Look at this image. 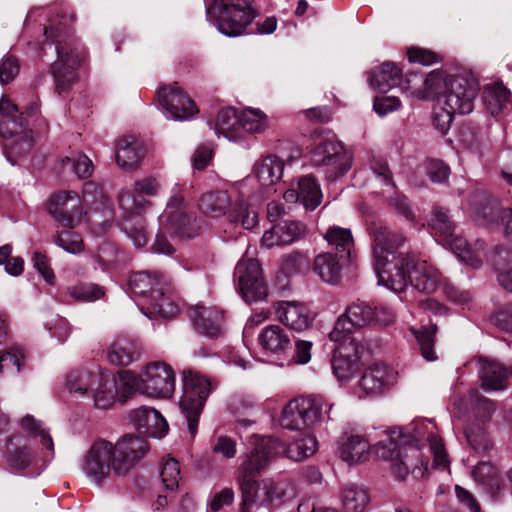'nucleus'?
<instances>
[{
	"mask_svg": "<svg viewBox=\"0 0 512 512\" xmlns=\"http://www.w3.org/2000/svg\"><path fill=\"white\" fill-rule=\"evenodd\" d=\"M374 269L378 284L400 293L410 283L416 290L432 293L440 281V273L427 261L413 254L405 257L397 254V249L405 242L401 232L385 226L372 228Z\"/></svg>",
	"mask_w": 512,
	"mask_h": 512,
	"instance_id": "obj_1",
	"label": "nucleus"
},
{
	"mask_svg": "<svg viewBox=\"0 0 512 512\" xmlns=\"http://www.w3.org/2000/svg\"><path fill=\"white\" fill-rule=\"evenodd\" d=\"M432 423L419 420L406 428L394 429L373 446L378 458L389 461L396 478L404 479L411 469L418 467L414 459L426 444L433 455V465L440 469L448 467L447 454L442 440L433 432Z\"/></svg>",
	"mask_w": 512,
	"mask_h": 512,
	"instance_id": "obj_2",
	"label": "nucleus"
},
{
	"mask_svg": "<svg viewBox=\"0 0 512 512\" xmlns=\"http://www.w3.org/2000/svg\"><path fill=\"white\" fill-rule=\"evenodd\" d=\"M269 465L267 457H261L247 445L237 477L242 498L240 512H255L262 506H278L284 501L286 488L283 483L271 478L257 479Z\"/></svg>",
	"mask_w": 512,
	"mask_h": 512,
	"instance_id": "obj_3",
	"label": "nucleus"
},
{
	"mask_svg": "<svg viewBox=\"0 0 512 512\" xmlns=\"http://www.w3.org/2000/svg\"><path fill=\"white\" fill-rule=\"evenodd\" d=\"M421 83L412 94L418 99L436 98L440 105L457 114L472 112L479 86L474 79L459 75H446L441 70L431 71L425 78L414 76Z\"/></svg>",
	"mask_w": 512,
	"mask_h": 512,
	"instance_id": "obj_4",
	"label": "nucleus"
},
{
	"mask_svg": "<svg viewBox=\"0 0 512 512\" xmlns=\"http://www.w3.org/2000/svg\"><path fill=\"white\" fill-rule=\"evenodd\" d=\"M45 42L41 46L43 54L54 46L57 59L51 64L57 92L68 91L79 78V70L85 60V50L78 44L65 21L51 22L44 26Z\"/></svg>",
	"mask_w": 512,
	"mask_h": 512,
	"instance_id": "obj_5",
	"label": "nucleus"
},
{
	"mask_svg": "<svg viewBox=\"0 0 512 512\" xmlns=\"http://www.w3.org/2000/svg\"><path fill=\"white\" fill-rule=\"evenodd\" d=\"M192 188V185L186 183H176L171 189L166 208L159 216L160 228L152 246L154 253L171 256L175 252L165 237V232H171L181 238H192L198 234L200 226L196 217L186 213L185 198L190 196Z\"/></svg>",
	"mask_w": 512,
	"mask_h": 512,
	"instance_id": "obj_6",
	"label": "nucleus"
},
{
	"mask_svg": "<svg viewBox=\"0 0 512 512\" xmlns=\"http://www.w3.org/2000/svg\"><path fill=\"white\" fill-rule=\"evenodd\" d=\"M119 375V394L122 403L139 393L150 398L168 399L175 392V373L163 361H153L141 368L139 374L122 370Z\"/></svg>",
	"mask_w": 512,
	"mask_h": 512,
	"instance_id": "obj_7",
	"label": "nucleus"
},
{
	"mask_svg": "<svg viewBox=\"0 0 512 512\" xmlns=\"http://www.w3.org/2000/svg\"><path fill=\"white\" fill-rule=\"evenodd\" d=\"M159 190L155 177L149 176L134 182L133 190H123L119 194L120 206L128 212L120 223L121 230L133 241L136 247L146 245L148 237L144 219L137 213L150 206L143 196H154Z\"/></svg>",
	"mask_w": 512,
	"mask_h": 512,
	"instance_id": "obj_8",
	"label": "nucleus"
},
{
	"mask_svg": "<svg viewBox=\"0 0 512 512\" xmlns=\"http://www.w3.org/2000/svg\"><path fill=\"white\" fill-rule=\"evenodd\" d=\"M207 20L227 37H238L259 15L250 0H205Z\"/></svg>",
	"mask_w": 512,
	"mask_h": 512,
	"instance_id": "obj_9",
	"label": "nucleus"
},
{
	"mask_svg": "<svg viewBox=\"0 0 512 512\" xmlns=\"http://www.w3.org/2000/svg\"><path fill=\"white\" fill-rule=\"evenodd\" d=\"M199 210L211 217L226 215L230 222L241 224L247 230L258 222V214L243 197H238L234 204L226 191L214 190L201 195L198 201Z\"/></svg>",
	"mask_w": 512,
	"mask_h": 512,
	"instance_id": "obj_10",
	"label": "nucleus"
},
{
	"mask_svg": "<svg viewBox=\"0 0 512 512\" xmlns=\"http://www.w3.org/2000/svg\"><path fill=\"white\" fill-rule=\"evenodd\" d=\"M247 445L256 450L261 457H267L269 464L282 455L294 461H302L312 456L318 448L317 439L311 434H301L289 443L272 436L253 434L248 437Z\"/></svg>",
	"mask_w": 512,
	"mask_h": 512,
	"instance_id": "obj_11",
	"label": "nucleus"
},
{
	"mask_svg": "<svg viewBox=\"0 0 512 512\" xmlns=\"http://www.w3.org/2000/svg\"><path fill=\"white\" fill-rule=\"evenodd\" d=\"M183 391L179 408L186 418L191 436H195L199 417L205 402L213 390L209 378L193 370H184L182 374Z\"/></svg>",
	"mask_w": 512,
	"mask_h": 512,
	"instance_id": "obj_12",
	"label": "nucleus"
},
{
	"mask_svg": "<svg viewBox=\"0 0 512 512\" xmlns=\"http://www.w3.org/2000/svg\"><path fill=\"white\" fill-rule=\"evenodd\" d=\"M313 166L324 169L327 179L336 180L344 176L352 167V157L344 145L336 138L319 139L310 152Z\"/></svg>",
	"mask_w": 512,
	"mask_h": 512,
	"instance_id": "obj_13",
	"label": "nucleus"
},
{
	"mask_svg": "<svg viewBox=\"0 0 512 512\" xmlns=\"http://www.w3.org/2000/svg\"><path fill=\"white\" fill-rule=\"evenodd\" d=\"M113 461L112 442L98 439L84 453L79 467L91 483L103 486L113 472Z\"/></svg>",
	"mask_w": 512,
	"mask_h": 512,
	"instance_id": "obj_14",
	"label": "nucleus"
},
{
	"mask_svg": "<svg viewBox=\"0 0 512 512\" xmlns=\"http://www.w3.org/2000/svg\"><path fill=\"white\" fill-rule=\"evenodd\" d=\"M234 281L237 290L247 303L258 302L268 296V286L256 259L241 258L235 267Z\"/></svg>",
	"mask_w": 512,
	"mask_h": 512,
	"instance_id": "obj_15",
	"label": "nucleus"
},
{
	"mask_svg": "<svg viewBox=\"0 0 512 512\" xmlns=\"http://www.w3.org/2000/svg\"><path fill=\"white\" fill-rule=\"evenodd\" d=\"M148 449L147 441L137 435L126 434L119 438L112 443L113 473L117 476L128 474L144 458Z\"/></svg>",
	"mask_w": 512,
	"mask_h": 512,
	"instance_id": "obj_16",
	"label": "nucleus"
},
{
	"mask_svg": "<svg viewBox=\"0 0 512 512\" xmlns=\"http://www.w3.org/2000/svg\"><path fill=\"white\" fill-rule=\"evenodd\" d=\"M375 318L374 308L365 302H357L350 305L341 315L333 330L329 333L331 341L356 339L352 336L355 329L370 325Z\"/></svg>",
	"mask_w": 512,
	"mask_h": 512,
	"instance_id": "obj_17",
	"label": "nucleus"
},
{
	"mask_svg": "<svg viewBox=\"0 0 512 512\" xmlns=\"http://www.w3.org/2000/svg\"><path fill=\"white\" fill-rule=\"evenodd\" d=\"M336 342L339 345L335 348L331 361L332 371L339 382H347L359 369V361L365 347L357 339H343Z\"/></svg>",
	"mask_w": 512,
	"mask_h": 512,
	"instance_id": "obj_18",
	"label": "nucleus"
},
{
	"mask_svg": "<svg viewBox=\"0 0 512 512\" xmlns=\"http://www.w3.org/2000/svg\"><path fill=\"white\" fill-rule=\"evenodd\" d=\"M398 373L385 364L368 367L355 388L359 399L376 397L384 394L397 382Z\"/></svg>",
	"mask_w": 512,
	"mask_h": 512,
	"instance_id": "obj_19",
	"label": "nucleus"
},
{
	"mask_svg": "<svg viewBox=\"0 0 512 512\" xmlns=\"http://www.w3.org/2000/svg\"><path fill=\"white\" fill-rule=\"evenodd\" d=\"M158 108L170 120H189L198 112L195 103L177 86L162 87L157 93Z\"/></svg>",
	"mask_w": 512,
	"mask_h": 512,
	"instance_id": "obj_20",
	"label": "nucleus"
},
{
	"mask_svg": "<svg viewBox=\"0 0 512 512\" xmlns=\"http://www.w3.org/2000/svg\"><path fill=\"white\" fill-rule=\"evenodd\" d=\"M49 212L63 228H73L75 220L84 213L81 198L75 191L55 193L50 200Z\"/></svg>",
	"mask_w": 512,
	"mask_h": 512,
	"instance_id": "obj_21",
	"label": "nucleus"
},
{
	"mask_svg": "<svg viewBox=\"0 0 512 512\" xmlns=\"http://www.w3.org/2000/svg\"><path fill=\"white\" fill-rule=\"evenodd\" d=\"M263 352L270 357V361L282 366L287 360L292 343L287 332L279 325L265 327L258 336Z\"/></svg>",
	"mask_w": 512,
	"mask_h": 512,
	"instance_id": "obj_22",
	"label": "nucleus"
},
{
	"mask_svg": "<svg viewBox=\"0 0 512 512\" xmlns=\"http://www.w3.org/2000/svg\"><path fill=\"white\" fill-rule=\"evenodd\" d=\"M169 287V279L160 272H135L128 279V288L132 294L139 296L140 310H145L146 303L154 297L159 289H167Z\"/></svg>",
	"mask_w": 512,
	"mask_h": 512,
	"instance_id": "obj_23",
	"label": "nucleus"
},
{
	"mask_svg": "<svg viewBox=\"0 0 512 512\" xmlns=\"http://www.w3.org/2000/svg\"><path fill=\"white\" fill-rule=\"evenodd\" d=\"M129 420L139 432L153 438L164 437L169 429L168 423L161 413L148 406L131 410Z\"/></svg>",
	"mask_w": 512,
	"mask_h": 512,
	"instance_id": "obj_24",
	"label": "nucleus"
},
{
	"mask_svg": "<svg viewBox=\"0 0 512 512\" xmlns=\"http://www.w3.org/2000/svg\"><path fill=\"white\" fill-rule=\"evenodd\" d=\"M322 197L320 186L312 176L299 178L283 195L286 202L300 203L306 210L316 209L321 204Z\"/></svg>",
	"mask_w": 512,
	"mask_h": 512,
	"instance_id": "obj_25",
	"label": "nucleus"
},
{
	"mask_svg": "<svg viewBox=\"0 0 512 512\" xmlns=\"http://www.w3.org/2000/svg\"><path fill=\"white\" fill-rule=\"evenodd\" d=\"M188 316L200 334L209 338H216L221 334L223 312L217 307L197 304L189 309Z\"/></svg>",
	"mask_w": 512,
	"mask_h": 512,
	"instance_id": "obj_26",
	"label": "nucleus"
},
{
	"mask_svg": "<svg viewBox=\"0 0 512 512\" xmlns=\"http://www.w3.org/2000/svg\"><path fill=\"white\" fill-rule=\"evenodd\" d=\"M23 114L24 112L19 113L16 104L3 96L0 99V136L10 139L31 134V131H27V120Z\"/></svg>",
	"mask_w": 512,
	"mask_h": 512,
	"instance_id": "obj_27",
	"label": "nucleus"
},
{
	"mask_svg": "<svg viewBox=\"0 0 512 512\" xmlns=\"http://www.w3.org/2000/svg\"><path fill=\"white\" fill-rule=\"evenodd\" d=\"M472 477L493 500H497L504 490L499 470L490 461L479 462L472 470Z\"/></svg>",
	"mask_w": 512,
	"mask_h": 512,
	"instance_id": "obj_28",
	"label": "nucleus"
},
{
	"mask_svg": "<svg viewBox=\"0 0 512 512\" xmlns=\"http://www.w3.org/2000/svg\"><path fill=\"white\" fill-rule=\"evenodd\" d=\"M503 209L497 199L486 192L473 195L469 207L475 220L483 225L496 223L500 219L501 210Z\"/></svg>",
	"mask_w": 512,
	"mask_h": 512,
	"instance_id": "obj_29",
	"label": "nucleus"
},
{
	"mask_svg": "<svg viewBox=\"0 0 512 512\" xmlns=\"http://www.w3.org/2000/svg\"><path fill=\"white\" fill-rule=\"evenodd\" d=\"M278 321L295 331H303L309 326L306 308L297 302L279 301L274 304Z\"/></svg>",
	"mask_w": 512,
	"mask_h": 512,
	"instance_id": "obj_30",
	"label": "nucleus"
},
{
	"mask_svg": "<svg viewBox=\"0 0 512 512\" xmlns=\"http://www.w3.org/2000/svg\"><path fill=\"white\" fill-rule=\"evenodd\" d=\"M115 157L118 166L130 172L139 168L144 157V150L135 137H124L118 141Z\"/></svg>",
	"mask_w": 512,
	"mask_h": 512,
	"instance_id": "obj_31",
	"label": "nucleus"
},
{
	"mask_svg": "<svg viewBox=\"0 0 512 512\" xmlns=\"http://www.w3.org/2000/svg\"><path fill=\"white\" fill-rule=\"evenodd\" d=\"M479 373L482 387L485 390H504L507 388L506 381L512 375V367L507 369L499 363L487 359H479Z\"/></svg>",
	"mask_w": 512,
	"mask_h": 512,
	"instance_id": "obj_32",
	"label": "nucleus"
},
{
	"mask_svg": "<svg viewBox=\"0 0 512 512\" xmlns=\"http://www.w3.org/2000/svg\"><path fill=\"white\" fill-rule=\"evenodd\" d=\"M340 458L347 463H358L368 458L369 442L359 434L344 435L338 442Z\"/></svg>",
	"mask_w": 512,
	"mask_h": 512,
	"instance_id": "obj_33",
	"label": "nucleus"
},
{
	"mask_svg": "<svg viewBox=\"0 0 512 512\" xmlns=\"http://www.w3.org/2000/svg\"><path fill=\"white\" fill-rule=\"evenodd\" d=\"M171 282L167 289H159L145 305L142 312L149 318L160 316L162 318H173L178 314V306L171 298Z\"/></svg>",
	"mask_w": 512,
	"mask_h": 512,
	"instance_id": "obj_34",
	"label": "nucleus"
},
{
	"mask_svg": "<svg viewBox=\"0 0 512 512\" xmlns=\"http://www.w3.org/2000/svg\"><path fill=\"white\" fill-rule=\"evenodd\" d=\"M284 165L278 156L268 155L255 162L253 173L262 185H273L282 178Z\"/></svg>",
	"mask_w": 512,
	"mask_h": 512,
	"instance_id": "obj_35",
	"label": "nucleus"
},
{
	"mask_svg": "<svg viewBox=\"0 0 512 512\" xmlns=\"http://www.w3.org/2000/svg\"><path fill=\"white\" fill-rule=\"evenodd\" d=\"M344 512H364L370 503V494L366 487L356 483H347L340 494Z\"/></svg>",
	"mask_w": 512,
	"mask_h": 512,
	"instance_id": "obj_36",
	"label": "nucleus"
},
{
	"mask_svg": "<svg viewBox=\"0 0 512 512\" xmlns=\"http://www.w3.org/2000/svg\"><path fill=\"white\" fill-rule=\"evenodd\" d=\"M346 258H339L331 252H324L317 255L314 259L313 270L328 284H336L341 278V261Z\"/></svg>",
	"mask_w": 512,
	"mask_h": 512,
	"instance_id": "obj_37",
	"label": "nucleus"
},
{
	"mask_svg": "<svg viewBox=\"0 0 512 512\" xmlns=\"http://www.w3.org/2000/svg\"><path fill=\"white\" fill-rule=\"evenodd\" d=\"M107 360L116 366H128L140 357L137 344L125 338L114 341L107 350Z\"/></svg>",
	"mask_w": 512,
	"mask_h": 512,
	"instance_id": "obj_38",
	"label": "nucleus"
},
{
	"mask_svg": "<svg viewBox=\"0 0 512 512\" xmlns=\"http://www.w3.org/2000/svg\"><path fill=\"white\" fill-rule=\"evenodd\" d=\"M368 81L371 87L379 92L385 93L399 85L401 81V71L394 63L386 62L379 68L370 72Z\"/></svg>",
	"mask_w": 512,
	"mask_h": 512,
	"instance_id": "obj_39",
	"label": "nucleus"
},
{
	"mask_svg": "<svg viewBox=\"0 0 512 512\" xmlns=\"http://www.w3.org/2000/svg\"><path fill=\"white\" fill-rule=\"evenodd\" d=\"M91 395L94 401V406L97 409H108L110 408L115 400L116 395H118V400H120L119 394V386L116 387V383L114 379L110 378V375L107 373H103L101 379H99L91 391Z\"/></svg>",
	"mask_w": 512,
	"mask_h": 512,
	"instance_id": "obj_40",
	"label": "nucleus"
},
{
	"mask_svg": "<svg viewBox=\"0 0 512 512\" xmlns=\"http://www.w3.org/2000/svg\"><path fill=\"white\" fill-rule=\"evenodd\" d=\"M300 410L304 421V427H312L318 423L323 422L325 419H330L324 412V407L328 410L331 409V404H325L320 396H307L300 397Z\"/></svg>",
	"mask_w": 512,
	"mask_h": 512,
	"instance_id": "obj_41",
	"label": "nucleus"
},
{
	"mask_svg": "<svg viewBox=\"0 0 512 512\" xmlns=\"http://www.w3.org/2000/svg\"><path fill=\"white\" fill-rule=\"evenodd\" d=\"M25 350L11 347L0 351V375L13 377L28 370Z\"/></svg>",
	"mask_w": 512,
	"mask_h": 512,
	"instance_id": "obj_42",
	"label": "nucleus"
},
{
	"mask_svg": "<svg viewBox=\"0 0 512 512\" xmlns=\"http://www.w3.org/2000/svg\"><path fill=\"white\" fill-rule=\"evenodd\" d=\"M215 133L232 142L241 140L240 117L234 108L222 109L216 118Z\"/></svg>",
	"mask_w": 512,
	"mask_h": 512,
	"instance_id": "obj_43",
	"label": "nucleus"
},
{
	"mask_svg": "<svg viewBox=\"0 0 512 512\" xmlns=\"http://www.w3.org/2000/svg\"><path fill=\"white\" fill-rule=\"evenodd\" d=\"M102 374V372L84 369L72 371L66 377L67 389L70 393L87 395L89 392L91 393Z\"/></svg>",
	"mask_w": 512,
	"mask_h": 512,
	"instance_id": "obj_44",
	"label": "nucleus"
},
{
	"mask_svg": "<svg viewBox=\"0 0 512 512\" xmlns=\"http://www.w3.org/2000/svg\"><path fill=\"white\" fill-rule=\"evenodd\" d=\"M324 239L328 245L336 251L335 255L339 258L348 259L354 245L351 230L339 226H332L328 228L324 234Z\"/></svg>",
	"mask_w": 512,
	"mask_h": 512,
	"instance_id": "obj_45",
	"label": "nucleus"
},
{
	"mask_svg": "<svg viewBox=\"0 0 512 512\" xmlns=\"http://www.w3.org/2000/svg\"><path fill=\"white\" fill-rule=\"evenodd\" d=\"M444 247L449 248L459 260L462 262L478 268L482 264L479 252L468 245L467 241L461 236L455 235L449 236L447 241L440 242Z\"/></svg>",
	"mask_w": 512,
	"mask_h": 512,
	"instance_id": "obj_46",
	"label": "nucleus"
},
{
	"mask_svg": "<svg viewBox=\"0 0 512 512\" xmlns=\"http://www.w3.org/2000/svg\"><path fill=\"white\" fill-rule=\"evenodd\" d=\"M486 110L493 116L498 115L509 103L510 92L503 85L487 86L482 94Z\"/></svg>",
	"mask_w": 512,
	"mask_h": 512,
	"instance_id": "obj_47",
	"label": "nucleus"
},
{
	"mask_svg": "<svg viewBox=\"0 0 512 512\" xmlns=\"http://www.w3.org/2000/svg\"><path fill=\"white\" fill-rule=\"evenodd\" d=\"M429 227L438 242L447 241L449 236H453L455 228L448 216V211L441 207L434 208Z\"/></svg>",
	"mask_w": 512,
	"mask_h": 512,
	"instance_id": "obj_48",
	"label": "nucleus"
},
{
	"mask_svg": "<svg viewBox=\"0 0 512 512\" xmlns=\"http://www.w3.org/2000/svg\"><path fill=\"white\" fill-rule=\"evenodd\" d=\"M409 330L415 337L423 358L427 361L436 360L437 356L434 351V344L437 327L434 325L430 327L421 326L419 329L410 327Z\"/></svg>",
	"mask_w": 512,
	"mask_h": 512,
	"instance_id": "obj_49",
	"label": "nucleus"
},
{
	"mask_svg": "<svg viewBox=\"0 0 512 512\" xmlns=\"http://www.w3.org/2000/svg\"><path fill=\"white\" fill-rule=\"evenodd\" d=\"M465 437L470 447L478 454H488L493 444L480 423H472L465 429Z\"/></svg>",
	"mask_w": 512,
	"mask_h": 512,
	"instance_id": "obj_50",
	"label": "nucleus"
},
{
	"mask_svg": "<svg viewBox=\"0 0 512 512\" xmlns=\"http://www.w3.org/2000/svg\"><path fill=\"white\" fill-rule=\"evenodd\" d=\"M241 140L245 133H262L267 128L266 116L259 110H244L240 115Z\"/></svg>",
	"mask_w": 512,
	"mask_h": 512,
	"instance_id": "obj_51",
	"label": "nucleus"
},
{
	"mask_svg": "<svg viewBox=\"0 0 512 512\" xmlns=\"http://www.w3.org/2000/svg\"><path fill=\"white\" fill-rule=\"evenodd\" d=\"M67 293L75 301L92 302L100 299L104 295V290L94 283H81L68 287Z\"/></svg>",
	"mask_w": 512,
	"mask_h": 512,
	"instance_id": "obj_52",
	"label": "nucleus"
},
{
	"mask_svg": "<svg viewBox=\"0 0 512 512\" xmlns=\"http://www.w3.org/2000/svg\"><path fill=\"white\" fill-rule=\"evenodd\" d=\"M21 426L32 437H40L41 444L51 453L54 451V443L50 434L43 428L42 422L32 415H26L21 420Z\"/></svg>",
	"mask_w": 512,
	"mask_h": 512,
	"instance_id": "obj_53",
	"label": "nucleus"
},
{
	"mask_svg": "<svg viewBox=\"0 0 512 512\" xmlns=\"http://www.w3.org/2000/svg\"><path fill=\"white\" fill-rule=\"evenodd\" d=\"M33 147V138L31 134H23L12 140L11 143L5 144L4 154L12 165L17 163L16 158L21 157L31 151Z\"/></svg>",
	"mask_w": 512,
	"mask_h": 512,
	"instance_id": "obj_54",
	"label": "nucleus"
},
{
	"mask_svg": "<svg viewBox=\"0 0 512 512\" xmlns=\"http://www.w3.org/2000/svg\"><path fill=\"white\" fill-rule=\"evenodd\" d=\"M300 410L299 399L290 401L283 409L280 424L283 428L289 430L301 429L304 427V421Z\"/></svg>",
	"mask_w": 512,
	"mask_h": 512,
	"instance_id": "obj_55",
	"label": "nucleus"
},
{
	"mask_svg": "<svg viewBox=\"0 0 512 512\" xmlns=\"http://www.w3.org/2000/svg\"><path fill=\"white\" fill-rule=\"evenodd\" d=\"M71 229L72 228H66L65 231L58 232L54 242L66 252L78 254L83 250V241L81 236Z\"/></svg>",
	"mask_w": 512,
	"mask_h": 512,
	"instance_id": "obj_56",
	"label": "nucleus"
},
{
	"mask_svg": "<svg viewBox=\"0 0 512 512\" xmlns=\"http://www.w3.org/2000/svg\"><path fill=\"white\" fill-rule=\"evenodd\" d=\"M33 460L31 450L26 446H17L13 450L8 449L6 462L13 470H23L27 468Z\"/></svg>",
	"mask_w": 512,
	"mask_h": 512,
	"instance_id": "obj_57",
	"label": "nucleus"
},
{
	"mask_svg": "<svg viewBox=\"0 0 512 512\" xmlns=\"http://www.w3.org/2000/svg\"><path fill=\"white\" fill-rule=\"evenodd\" d=\"M161 479L167 490H174L178 487L180 479V468L177 460L167 459L161 469Z\"/></svg>",
	"mask_w": 512,
	"mask_h": 512,
	"instance_id": "obj_58",
	"label": "nucleus"
},
{
	"mask_svg": "<svg viewBox=\"0 0 512 512\" xmlns=\"http://www.w3.org/2000/svg\"><path fill=\"white\" fill-rule=\"evenodd\" d=\"M45 327L51 337L55 338L59 343H64L72 331L69 322L59 315L45 322Z\"/></svg>",
	"mask_w": 512,
	"mask_h": 512,
	"instance_id": "obj_59",
	"label": "nucleus"
},
{
	"mask_svg": "<svg viewBox=\"0 0 512 512\" xmlns=\"http://www.w3.org/2000/svg\"><path fill=\"white\" fill-rule=\"evenodd\" d=\"M389 206L400 216L404 217L407 221L415 222V213L412 209L407 197L401 193L395 192L388 199Z\"/></svg>",
	"mask_w": 512,
	"mask_h": 512,
	"instance_id": "obj_60",
	"label": "nucleus"
},
{
	"mask_svg": "<svg viewBox=\"0 0 512 512\" xmlns=\"http://www.w3.org/2000/svg\"><path fill=\"white\" fill-rule=\"evenodd\" d=\"M281 229L280 240L285 245L291 244L300 239L304 234V225L298 221H284L277 224Z\"/></svg>",
	"mask_w": 512,
	"mask_h": 512,
	"instance_id": "obj_61",
	"label": "nucleus"
},
{
	"mask_svg": "<svg viewBox=\"0 0 512 512\" xmlns=\"http://www.w3.org/2000/svg\"><path fill=\"white\" fill-rule=\"evenodd\" d=\"M63 162L70 163L75 175L80 179H87L92 176L94 166L91 159L85 154H78L74 158H66Z\"/></svg>",
	"mask_w": 512,
	"mask_h": 512,
	"instance_id": "obj_62",
	"label": "nucleus"
},
{
	"mask_svg": "<svg viewBox=\"0 0 512 512\" xmlns=\"http://www.w3.org/2000/svg\"><path fill=\"white\" fill-rule=\"evenodd\" d=\"M19 62L12 55H5L0 62V83L8 84L15 79L19 73Z\"/></svg>",
	"mask_w": 512,
	"mask_h": 512,
	"instance_id": "obj_63",
	"label": "nucleus"
},
{
	"mask_svg": "<svg viewBox=\"0 0 512 512\" xmlns=\"http://www.w3.org/2000/svg\"><path fill=\"white\" fill-rule=\"evenodd\" d=\"M401 101L396 96H377L374 99L373 109L381 117L400 108Z\"/></svg>",
	"mask_w": 512,
	"mask_h": 512,
	"instance_id": "obj_64",
	"label": "nucleus"
}]
</instances>
